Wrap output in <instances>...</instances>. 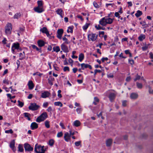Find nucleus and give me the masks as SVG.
<instances>
[{"label":"nucleus","instance_id":"nucleus-1","mask_svg":"<svg viewBox=\"0 0 153 153\" xmlns=\"http://www.w3.org/2000/svg\"><path fill=\"white\" fill-rule=\"evenodd\" d=\"M110 14L108 16H105L101 19L99 21V24L102 26H105L107 24H110L112 23L113 19L109 18Z\"/></svg>","mask_w":153,"mask_h":153},{"label":"nucleus","instance_id":"nucleus-2","mask_svg":"<svg viewBox=\"0 0 153 153\" xmlns=\"http://www.w3.org/2000/svg\"><path fill=\"white\" fill-rule=\"evenodd\" d=\"M34 151L37 153H44L45 150L44 149V146L36 144L35 147Z\"/></svg>","mask_w":153,"mask_h":153},{"label":"nucleus","instance_id":"nucleus-3","mask_svg":"<svg viewBox=\"0 0 153 153\" xmlns=\"http://www.w3.org/2000/svg\"><path fill=\"white\" fill-rule=\"evenodd\" d=\"M48 115L46 112H43L40 116L38 117L36 119V121L40 123L45 120L48 117Z\"/></svg>","mask_w":153,"mask_h":153},{"label":"nucleus","instance_id":"nucleus-4","mask_svg":"<svg viewBox=\"0 0 153 153\" xmlns=\"http://www.w3.org/2000/svg\"><path fill=\"white\" fill-rule=\"evenodd\" d=\"M12 29V25L10 23H8L5 27V32L7 35H9L11 33Z\"/></svg>","mask_w":153,"mask_h":153},{"label":"nucleus","instance_id":"nucleus-5","mask_svg":"<svg viewBox=\"0 0 153 153\" xmlns=\"http://www.w3.org/2000/svg\"><path fill=\"white\" fill-rule=\"evenodd\" d=\"M97 37V35L95 33H90L88 36V40L89 41H91L93 42L95 41Z\"/></svg>","mask_w":153,"mask_h":153},{"label":"nucleus","instance_id":"nucleus-6","mask_svg":"<svg viewBox=\"0 0 153 153\" xmlns=\"http://www.w3.org/2000/svg\"><path fill=\"white\" fill-rule=\"evenodd\" d=\"M39 107V106L37 105L36 103H32L30 104L28 108L30 110L35 111L37 110Z\"/></svg>","mask_w":153,"mask_h":153},{"label":"nucleus","instance_id":"nucleus-7","mask_svg":"<svg viewBox=\"0 0 153 153\" xmlns=\"http://www.w3.org/2000/svg\"><path fill=\"white\" fill-rule=\"evenodd\" d=\"M19 44L18 43L13 44L11 48L12 52L13 53H15V49L18 50L19 49Z\"/></svg>","mask_w":153,"mask_h":153},{"label":"nucleus","instance_id":"nucleus-8","mask_svg":"<svg viewBox=\"0 0 153 153\" xmlns=\"http://www.w3.org/2000/svg\"><path fill=\"white\" fill-rule=\"evenodd\" d=\"M50 93L48 91H42L41 97L43 98H46L49 97L50 95Z\"/></svg>","mask_w":153,"mask_h":153},{"label":"nucleus","instance_id":"nucleus-9","mask_svg":"<svg viewBox=\"0 0 153 153\" xmlns=\"http://www.w3.org/2000/svg\"><path fill=\"white\" fill-rule=\"evenodd\" d=\"M24 148L25 151L30 152L32 151L33 150V148L31 147L30 145L28 143L25 144Z\"/></svg>","mask_w":153,"mask_h":153},{"label":"nucleus","instance_id":"nucleus-10","mask_svg":"<svg viewBox=\"0 0 153 153\" xmlns=\"http://www.w3.org/2000/svg\"><path fill=\"white\" fill-rule=\"evenodd\" d=\"M63 33V30L62 29H59L57 31V37L59 39H62V36Z\"/></svg>","mask_w":153,"mask_h":153},{"label":"nucleus","instance_id":"nucleus-11","mask_svg":"<svg viewBox=\"0 0 153 153\" xmlns=\"http://www.w3.org/2000/svg\"><path fill=\"white\" fill-rule=\"evenodd\" d=\"M70 134L68 132H66L64 134V138L66 142H68L71 140Z\"/></svg>","mask_w":153,"mask_h":153},{"label":"nucleus","instance_id":"nucleus-12","mask_svg":"<svg viewBox=\"0 0 153 153\" xmlns=\"http://www.w3.org/2000/svg\"><path fill=\"white\" fill-rule=\"evenodd\" d=\"M80 64H79V65H80ZM81 69L82 70H84L85 68H89L90 69H91L92 68L91 66L88 64H85V63H82L80 64Z\"/></svg>","mask_w":153,"mask_h":153},{"label":"nucleus","instance_id":"nucleus-13","mask_svg":"<svg viewBox=\"0 0 153 153\" xmlns=\"http://www.w3.org/2000/svg\"><path fill=\"white\" fill-rule=\"evenodd\" d=\"M40 31L43 33H45L48 37H49L50 36L49 31L46 27H43L42 28H41L40 29Z\"/></svg>","mask_w":153,"mask_h":153},{"label":"nucleus","instance_id":"nucleus-14","mask_svg":"<svg viewBox=\"0 0 153 153\" xmlns=\"http://www.w3.org/2000/svg\"><path fill=\"white\" fill-rule=\"evenodd\" d=\"M61 49L65 53H68L69 50L68 47L64 44H62L61 45Z\"/></svg>","mask_w":153,"mask_h":153},{"label":"nucleus","instance_id":"nucleus-15","mask_svg":"<svg viewBox=\"0 0 153 153\" xmlns=\"http://www.w3.org/2000/svg\"><path fill=\"white\" fill-rule=\"evenodd\" d=\"M35 11L38 13H41L44 11V10L43 8L37 7L34 8Z\"/></svg>","mask_w":153,"mask_h":153},{"label":"nucleus","instance_id":"nucleus-16","mask_svg":"<svg viewBox=\"0 0 153 153\" xmlns=\"http://www.w3.org/2000/svg\"><path fill=\"white\" fill-rule=\"evenodd\" d=\"M15 144V140H13L10 143V147L12 149V150L14 152H15L16 151V149L14 146Z\"/></svg>","mask_w":153,"mask_h":153},{"label":"nucleus","instance_id":"nucleus-17","mask_svg":"<svg viewBox=\"0 0 153 153\" xmlns=\"http://www.w3.org/2000/svg\"><path fill=\"white\" fill-rule=\"evenodd\" d=\"M31 128L32 130H34L38 128V124L35 122H33L30 125Z\"/></svg>","mask_w":153,"mask_h":153},{"label":"nucleus","instance_id":"nucleus-18","mask_svg":"<svg viewBox=\"0 0 153 153\" xmlns=\"http://www.w3.org/2000/svg\"><path fill=\"white\" fill-rule=\"evenodd\" d=\"M28 85L29 89L32 90L34 87V85L31 80L29 81L28 83Z\"/></svg>","mask_w":153,"mask_h":153},{"label":"nucleus","instance_id":"nucleus-19","mask_svg":"<svg viewBox=\"0 0 153 153\" xmlns=\"http://www.w3.org/2000/svg\"><path fill=\"white\" fill-rule=\"evenodd\" d=\"M138 97V95L137 94L133 93L131 94L130 97L132 99L135 100Z\"/></svg>","mask_w":153,"mask_h":153},{"label":"nucleus","instance_id":"nucleus-20","mask_svg":"<svg viewBox=\"0 0 153 153\" xmlns=\"http://www.w3.org/2000/svg\"><path fill=\"white\" fill-rule=\"evenodd\" d=\"M37 43L38 46L40 47H42L44 46L45 44V42L42 40H39L38 41Z\"/></svg>","mask_w":153,"mask_h":153},{"label":"nucleus","instance_id":"nucleus-21","mask_svg":"<svg viewBox=\"0 0 153 153\" xmlns=\"http://www.w3.org/2000/svg\"><path fill=\"white\" fill-rule=\"evenodd\" d=\"M115 94L114 93H111L110 94L109 97L111 102L115 99Z\"/></svg>","mask_w":153,"mask_h":153},{"label":"nucleus","instance_id":"nucleus-22","mask_svg":"<svg viewBox=\"0 0 153 153\" xmlns=\"http://www.w3.org/2000/svg\"><path fill=\"white\" fill-rule=\"evenodd\" d=\"M146 38V36L145 35L142 34H141L138 37V39L140 41H142Z\"/></svg>","mask_w":153,"mask_h":153},{"label":"nucleus","instance_id":"nucleus-23","mask_svg":"<svg viewBox=\"0 0 153 153\" xmlns=\"http://www.w3.org/2000/svg\"><path fill=\"white\" fill-rule=\"evenodd\" d=\"M112 143V140L111 139H108L106 141V145L107 146H111Z\"/></svg>","mask_w":153,"mask_h":153},{"label":"nucleus","instance_id":"nucleus-24","mask_svg":"<svg viewBox=\"0 0 153 153\" xmlns=\"http://www.w3.org/2000/svg\"><path fill=\"white\" fill-rule=\"evenodd\" d=\"M84 56L83 54L80 53L79 56V60L80 62H82L84 59Z\"/></svg>","mask_w":153,"mask_h":153},{"label":"nucleus","instance_id":"nucleus-25","mask_svg":"<svg viewBox=\"0 0 153 153\" xmlns=\"http://www.w3.org/2000/svg\"><path fill=\"white\" fill-rule=\"evenodd\" d=\"M24 114L25 117H27V119L28 120H30V117L31 116V115L30 114L28 113H24Z\"/></svg>","mask_w":153,"mask_h":153},{"label":"nucleus","instance_id":"nucleus-26","mask_svg":"<svg viewBox=\"0 0 153 153\" xmlns=\"http://www.w3.org/2000/svg\"><path fill=\"white\" fill-rule=\"evenodd\" d=\"M142 14V11L138 10L137 11V13H135V15L137 17H138Z\"/></svg>","mask_w":153,"mask_h":153},{"label":"nucleus","instance_id":"nucleus-27","mask_svg":"<svg viewBox=\"0 0 153 153\" xmlns=\"http://www.w3.org/2000/svg\"><path fill=\"white\" fill-rule=\"evenodd\" d=\"M54 105L56 106H60L61 107L62 106V104L60 102H56L54 103Z\"/></svg>","mask_w":153,"mask_h":153},{"label":"nucleus","instance_id":"nucleus-28","mask_svg":"<svg viewBox=\"0 0 153 153\" xmlns=\"http://www.w3.org/2000/svg\"><path fill=\"white\" fill-rule=\"evenodd\" d=\"M21 14L20 13H16L13 16L14 19H18L21 16Z\"/></svg>","mask_w":153,"mask_h":153},{"label":"nucleus","instance_id":"nucleus-29","mask_svg":"<svg viewBox=\"0 0 153 153\" xmlns=\"http://www.w3.org/2000/svg\"><path fill=\"white\" fill-rule=\"evenodd\" d=\"M38 6L37 7L43 8V3L42 1H37Z\"/></svg>","mask_w":153,"mask_h":153},{"label":"nucleus","instance_id":"nucleus-30","mask_svg":"<svg viewBox=\"0 0 153 153\" xmlns=\"http://www.w3.org/2000/svg\"><path fill=\"white\" fill-rule=\"evenodd\" d=\"M32 47L33 49H36V51H39L40 52H42L41 48H39L37 46L34 45H32Z\"/></svg>","mask_w":153,"mask_h":153},{"label":"nucleus","instance_id":"nucleus-31","mask_svg":"<svg viewBox=\"0 0 153 153\" xmlns=\"http://www.w3.org/2000/svg\"><path fill=\"white\" fill-rule=\"evenodd\" d=\"M74 125L76 127L79 126L80 124V122L78 120H76L74 121Z\"/></svg>","mask_w":153,"mask_h":153},{"label":"nucleus","instance_id":"nucleus-32","mask_svg":"<svg viewBox=\"0 0 153 153\" xmlns=\"http://www.w3.org/2000/svg\"><path fill=\"white\" fill-rule=\"evenodd\" d=\"M53 51H55L56 52H58L60 51V49L59 47L57 46L56 47H54L53 48Z\"/></svg>","mask_w":153,"mask_h":153},{"label":"nucleus","instance_id":"nucleus-33","mask_svg":"<svg viewBox=\"0 0 153 153\" xmlns=\"http://www.w3.org/2000/svg\"><path fill=\"white\" fill-rule=\"evenodd\" d=\"M18 151L21 152H22L24 151L23 146L21 144L19 145Z\"/></svg>","mask_w":153,"mask_h":153},{"label":"nucleus","instance_id":"nucleus-34","mask_svg":"<svg viewBox=\"0 0 153 153\" xmlns=\"http://www.w3.org/2000/svg\"><path fill=\"white\" fill-rule=\"evenodd\" d=\"M54 78H49L48 79V82L49 83V84L51 85H53V83L52 82V81L54 80Z\"/></svg>","mask_w":153,"mask_h":153},{"label":"nucleus","instance_id":"nucleus-35","mask_svg":"<svg viewBox=\"0 0 153 153\" xmlns=\"http://www.w3.org/2000/svg\"><path fill=\"white\" fill-rule=\"evenodd\" d=\"M140 24L142 25L144 27L143 28H146L148 27V25L146 24V22L145 21H143L142 22H140Z\"/></svg>","mask_w":153,"mask_h":153},{"label":"nucleus","instance_id":"nucleus-36","mask_svg":"<svg viewBox=\"0 0 153 153\" xmlns=\"http://www.w3.org/2000/svg\"><path fill=\"white\" fill-rule=\"evenodd\" d=\"M82 110V108L80 107L76 109V111L78 114H80L81 113Z\"/></svg>","mask_w":153,"mask_h":153},{"label":"nucleus","instance_id":"nucleus-37","mask_svg":"<svg viewBox=\"0 0 153 153\" xmlns=\"http://www.w3.org/2000/svg\"><path fill=\"white\" fill-rule=\"evenodd\" d=\"M54 143V141L53 139H51L49 141L48 144L50 146H53V145Z\"/></svg>","mask_w":153,"mask_h":153},{"label":"nucleus","instance_id":"nucleus-38","mask_svg":"<svg viewBox=\"0 0 153 153\" xmlns=\"http://www.w3.org/2000/svg\"><path fill=\"white\" fill-rule=\"evenodd\" d=\"M45 125L47 128H49L50 127L49 124V122L48 120H46L45 122Z\"/></svg>","mask_w":153,"mask_h":153},{"label":"nucleus","instance_id":"nucleus-39","mask_svg":"<svg viewBox=\"0 0 153 153\" xmlns=\"http://www.w3.org/2000/svg\"><path fill=\"white\" fill-rule=\"evenodd\" d=\"M57 14L59 15H61L63 13L62 10L61 9H58L56 11Z\"/></svg>","mask_w":153,"mask_h":153},{"label":"nucleus","instance_id":"nucleus-40","mask_svg":"<svg viewBox=\"0 0 153 153\" xmlns=\"http://www.w3.org/2000/svg\"><path fill=\"white\" fill-rule=\"evenodd\" d=\"M149 88V92L150 94H153V89H152L150 86L149 85L148 86Z\"/></svg>","mask_w":153,"mask_h":153},{"label":"nucleus","instance_id":"nucleus-41","mask_svg":"<svg viewBox=\"0 0 153 153\" xmlns=\"http://www.w3.org/2000/svg\"><path fill=\"white\" fill-rule=\"evenodd\" d=\"M136 84L138 88L141 89L142 88L143 85L141 83L137 82Z\"/></svg>","mask_w":153,"mask_h":153},{"label":"nucleus","instance_id":"nucleus-42","mask_svg":"<svg viewBox=\"0 0 153 153\" xmlns=\"http://www.w3.org/2000/svg\"><path fill=\"white\" fill-rule=\"evenodd\" d=\"M18 106L20 107H22L24 105V103L21 102L20 100H18Z\"/></svg>","mask_w":153,"mask_h":153},{"label":"nucleus","instance_id":"nucleus-43","mask_svg":"<svg viewBox=\"0 0 153 153\" xmlns=\"http://www.w3.org/2000/svg\"><path fill=\"white\" fill-rule=\"evenodd\" d=\"M81 141H78L76 142L75 143V144L76 146H81Z\"/></svg>","mask_w":153,"mask_h":153},{"label":"nucleus","instance_id":"nucleus-44","mask_svg":"<svg viewBox=\"0 0 153 153\" xmlns=\"http://www.w3.org/2000/svg\"><path fill=\"white\" fill-rule=\"evenodd\" d=\"M149 45V44L147 45H146L145 46L142 47V50L143 51H146L148 48V46Z\"/></svg>","mask_w":153,"mask_h":153},{"label":"nucleus","instance_id":"nucleus-45","mask_svg":"<svg viewBox=\"0 0 153 153\" xmlns=\"http://www.w3.org/2000/svg\"><path fill=\"white\" fill-rule=\"evenodd\" d=\"M127 101L126 100H124L122 101V105L123 106L125 107L127 106Z\"/></svg>","mask_w":153,"mask_h":153},{"label":"nucleus","instance_id":"nucleus-46","mask_svg":"<svg viewBox=\"0 0 153 153\" xmlns=\"http://www.w3.org/2000/svg\"><path fill=\"white\" fill-rule=\"evenodd\" d=\"M63 134L62 132L61 131L57 133V137H60L62 136Z\"/></svg>","mask_w":153,"mask_h":153},{"label":"nucleus","instance_id":"nucleus-47","mask_svg":"<svg viewBox=\"0 0 153 153\" xmlns=\"http://www.w3.org/2000/svg\"><path fill=\"white\" fill-rule=\"evenodd\" d=\"M89 25V24L88 23H86L85 24V25L83 26V29L84 30H86L88 28V26Z\"/></svg>","mask_w":153,"mask_h":153},{"label":"nucleus","instance_id":"nucleus-48","mask_svg":"<svg viewBox=\"0 0 153 153\" xmlns=\"http://www.w3.org/2000/svg\"><path fill=\"white\" fill-rule=\"evenodd\" d=\"M5 132L6 133L12 134L13 132V131L12 129H10L9 130H7L5 131Z\"/></svg>","mask_w":153,"mask_h":153},{"label":"nucleus","instance_id":"nucleus-49","mask_svg":"<svg viewBox=\"0 0 153 153\" xmlns=\"http://www.w3.org/2000/svg\"><path fill=\"white\" fill-rule=\"evenodd\" d=\"M141 77L140 76L138 75V74L136 76V78L134 79V81H136L137 80H139L140 79Z\"/></svg>","mask_w":153,"mask_h":153},{"label":"nucleus","instance_id":"nucleus-50","mask_svg":"<svg viewBox=\"0 0 153 153\" xmlns=\"http://www.w3.org/2000/svg\"><path fill=\"white\" fill-rule=\"evenodd\" d=\"M48 103L47 102H44L42 106L44 108H46L48 105Z\"/></svg>","mask_w":153,"mask_h":153},{"label":"nucleus","instance_id":"nucleus-51","mask_svg":"<svg viewBox=\"0 0 153 153\" xmlns=\"http://www.w3.org/2000/svg\"><path fill=\"white\" fill-rule=\"evenodd\" d=\"M93 4L94 7L96 8H98L99 7V5L95 1L94 2Z\"/></svg>","mask_w":153,"mask_h":153},{"label":"nucleus","instance_id":"nucleus-52","mask_svg":"<svg viewBox=\"0 0 153 153\" xmlns=\"http://www.w3.org/2000/svg\"><path fill=\"white\" fill-rule=\"evenodd\" d=\"M63 71H70L69 67L68 66H65L63 68Z\"/></svg>","mask_w":153,"mask_h":153},{"label":"nucleus","instance_id":"nucleus-53","mask_svg":"<svg viewBox=\"0 0 153 153\" xmlns=\"http://www.w3.org/2000/svg\"><path fill=\"white\" fill-rule=\"evenodd\" d=\"M9 81L7 79H4L3 81V83L7 85H8L9 83Z\"/></svg>","mask_w":153,"mask_h":153},{"label":"nucleus","instance_id":"nucleus-54","mask_svg":"<svg viewBox=\"0 0 153 153\" xmlns=\"http://www.w3.org/2000/svg\"><path fill=\"white\" fill-rule=\"evenodd\" d=\"M69 132L70 133L69 134H70L71 136L74 135L75 134V132L77 133V132L76 131L72 132L71 130H70L69 131Z\"/></svg>","mask_w":153,"mask_h":153},{"label":"nucleus","instance_id":"nucleus-55","mask_svg":"<svg viewBox=\"0 0 153 153\" xmlns=\"http://www.w3.org/2000/svg\"><path fill=\"white\" fill-rule=\"evenodd\" d=\"M52 110V109L51 106L49 107L46 110V111L49 112H51Z\"/></svg>","mask_w":153,"mask_h":153},{"label":"nucleus","instance_id":"nucleus-56","mask_svg":"<svg viewBox=\"0 0 153 153\" xmlns=\"http://www.w3.org/2000/svg\"><path fill=\"white\" fill-rule=\"evenodd\" d=\"M101 71L99 70H97V69H95V70L94 71V75H95L96 74H97V73H98V72L99 73H100L101 72Z\"/></svg>","mask_w":153,"mask_h":153},{"label":"nucleus","instance_id":"nucleus-57","mask_svg":"<svg viewBox=\"0 0 153 153\" xmlns=\"http://www.w3.org/2000/svg\"><path fill=\"white\" fill-rule=\"evenodd\" d=\"M95 28L98 30H101L102 29V27L100 26L99 25H96L95 26Z\"/></svg>","mask_w":153,"mask_h":153},{"label":"nucleus","instance_id":"nucleus-58","mask_svg":"<svg viewBox=\"0 0 153 153\" xmlns=\"http://www.w3.org/2000/svg\"><path fill=\"white\" fill-rule=\"evenodd\" d=\"M62 39L63 41H65V42L67 44H68V39H67L65 37V36H64L62 38Z\"/></svg>","mask_w":153,"mask_h":153},{"label":"nucleus","instance_id":"nucleus-59","mask_svg":"<svg viewBox=\"0 0 153 153\" xmlns=\"http://www.w3.org/2000/svg\"><path fill=\"white\" fill-rule=\"evenodd\" d=\"M108 59L107 57H103L102 58L101 61L102 62H104L105 61H107Z\"/></svg>","mask_w":153,"mask_h":153},{"label":"nucleus","instance_id":"nucleus-60","mask_svg":"<svg viewBox=\"0 0 153 153\" xmlns=\"http://www.w3.org/2000/svg\"><path fill=\"white\" fill-rule=\"evenodd\" d=\"M107 77L108 78H113L114 77V75L112 74H110L107 75Z\"/></svg>","mask_w":153,"mask_h":153},{"label":"nucleus","instance_id":"nucleus-61","mask_svg":"<svg viewBox=\"0 0 153 153\" xmlns=\"http://www.w3.org/2000/svg\"><path fill=\"white\" fill-rule=\"evenodd\" d=\"M59 125L62 128L65 129V127L64 126V125L62 123L60 122L59 123Z\"/></svg>","mask_w":153,"mask_h":153},{"label":"nucleus","instance_id":"nucleus-62","mask_svg":"<svg viewBox=\"0 0 153 153\" xmlns=\"http://www.w3.org/2000/svg\"><path fill=\"white\" fill-rule=\"evenodd\" d=\"M56 64H54L53 65V67L55 70L56 71H59V68L58 67H56Z\"/></svg>","mask_w":153,"mask_h":153},{"label":"nucleus","instance_id":"nucleus-63","mask_svg":"<svg viewBox=\"0 0 153 153\" xmlns=\"http://www.w3.org/2000/svg\"><path fill=\"white\" fill-rule=\"evenodd\" d=\"M33 75H37L40 76L42 75V74H40V73H39L37 72L33 74Z\"/></svg>","mask_w":153,"mask_h":153},{"label":"nucleus","instance_id":"nucleus-64","mask_svg":"<svg viewBox=\"0 0 153 153\" xmlns=\"http://www.w3.org/2000/svg\"><path fill=\"white\" fill-rule=\"evenodd\" d=\"M150 58L151 59H153V54L152 52H150L149 53Z\"/></svg>","mask_w":153,"mask_h":153}]
</instances>
